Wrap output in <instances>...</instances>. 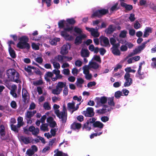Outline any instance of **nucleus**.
I'll list each match as a JSON object with an SVG mask.
<instances>
[{
    "instance_id": "nucleus-1",
    "label": "nucleus",
    "mask_w": 156,
    "mask_h": 156,
    "mask_svg": "<svg viewBox=\"0 0 156 156\" xmlns=\"http://www.w3.org/2000/svg\"><path fill=\"white\" fill-rule=\"evenodd\" d=\"M66 22L69 24H73L76 23V21L73 18H72L67 19L66 21L65 20H60L58 23L59 27L60 28H63L64 29L63 30L60 32L61 36L66 40H72L74 39V37L70 35L68 32L71 33L73 28L72 26H68Z\"/></svg>"
},
{
    "instance_id": "nucleus-2",
    "label": "nucleus",
    "mask_w": 156,
    "mask_h": 156,
    "mask_svg": "<svg viewBox=\"0 0 156 156\" xmlns=\"http://www.w3.org/2000/svg\"><path fill=\"white\" fill-rule=\"evenodd\" d=\"M6 75L8 79L10 81L17 83H18L20 81L19 73L14 69H10L7 70Z\"/></svg>"
},
{
    "instance_id": "nucleus-3",
    "label": "nucleus",
    "mask_w": 156,
    "mask_h": 156,
    "mask_svg": "<svg viewBox=\"0 0 156 156\" xmlns=\"http://www.w3.org/2000/svg\"><path fill=\"white\" fill-rule=\"evenodd\" d=\"M108 105H104L102 109L97 111V112L99 114H102L111 111L115 105L114 101V98H109L108 99Z\"/></svg>"
},
{
    "instance_id": "nucleus-4",
    "label": "nucleus",
    "mask_w": 156,
    "mask_h": 156,
    "mask_svg": "<svg viewBox=\"0 0 156 156\" xmlns=\"http://www.w3.org/2000/svg\"><path fill=\"white\" fill-rule=\"evenodd\" d=\"M20 41L17 43V46L20 49H29L30 47L29 44L27 43L28 38L26 36H23L19 39Z\"/></svg>"
},
{
    "instance_id": "nucleus-5",
    "label": "nucleus",
    "mask_w": 156,
    "mask_h": 156,
    "mask_svg": "<svg viewBox=\"0 0 156 156\" xmlns=\"http://www.w3.org/2000/svg\"><path fill=\"white\" fill-rule=\"evenodd\" d=\"M55 113L62 123H65L67 120V113L65 105L63 106L62 112H60L59 110L55 111Z\"/></svg>"
},
{
    "instance_id": "nucleus-6",
    "label": "nucleus",
    "mask_w": 156,
    "mask_h": 156,
    "mask_svg": "<svg viewBox=\"0 0 156 156\" xmlns=\"http://www.w3.org/2000/svg\"><path fill=\"white\" fill-rule=\"evenodd\" d=\"M107 98L105 96L96 97L95 99V101L96 103L95 106L96 108H99L104 106V105L107 102Z\"/></svg>"
},
{
    "instance_id": "nucleus-7",
    "label": "nucleus",
    "mask_w": 156,
    "mask_h": 156,
    "mask_svg": "<svg viewBox=\"0 0 156 156\" xmlns=\"http://www.w3.org/2000/svg\"><path fill=\"white\" fill-rule=\"evenodd\" d=\"M76 101H73L71 102L68 103L67 104L68 109L72 110V113L73 112L77 110L79 108V105L80 104L81 102H79L76 104Z\"/></svg>"
},
{
    "instance_id": "nucleus-8",
    "label": "nucleus",
    "mask_w": 156,
    "mask_h": 156,
    "mask_svg": "<svg viewBox=\"0 0 156 156\" xmlns=\"http://www.w3.org/2000/svg\"><path fill=\"white\" fill-rule=\"evenodd\" d=\"M120 43L123 44L120 47V50L122 51H125L127 50V46L129 48H131L133 46V44L131 43L125 41L124 42L123 41L120 42Z\"/></svg>"
},
{
    "instance_id": "nucleus-9",
    "label": "nucleus",
    "mask_w": 156,
    "mask_h": 156,
    "mask_svg": "<svg viewBox=\"0 0 156 156\" xmlns=\"http://www.w3.org/2000/svg\"><path fill=\"white\" fill-rule=\"evenodd\" d=\"M24 131L26 134L28 133V131L32 132V134L34 135L38 134L39 132V129L38 128H35L33 126H30L28 130L27 128L25 127L23 128Z\"/></svg>"
},
{
    "instance_id": "nucleus-10",
    "label": "nucleus",
    "mask_w": 156,
    "mask_h": 156,
    "mask_svg": "<svg viewBox=\"0 0 156 156\" xmlns=\"http://www.w3.org/2000/svg\"><path fill=\"white\" fill-rule=\"evenodd\" d=\"M90 68L89 65H85L82 68L83 73L85 75V78L88 80H90L92 77L91 75L89 73V69Z\"/></svg>"
},
{
    "instance_id": "nucleus-11",
    "label": "nucleus",
    "mask_w": 156,
    "mask_h": 156,
    "mask_svg": "<svg viewBox=\"0 0 156 156\" xmlns=\"http://www.w3.org/2000/svg\"><path fill=\"white\" fill-rule=\"evenodd\" d=\"M70 46L68 44H66L62 46L61 49L60 54L62 55L67 54L70 49Z\"/></svg>"
},
{
    "instance_id": "nucleus-12",
    "label": "nucleus",
    "mask_w": 156,
    "mask_h": 156,
    "mask_svg": "<svg viewBox=\"0 0 156 156\" xmlns=\"http://www.w3.org/2000/svg\"><path fill=\"white\" fill-rule=\"evenodd\" d=\"M124 79L126 80L124 85L125 87H128L132 83V79L130 78L129 73H126L124 76Z\"/></svg>"
},
{
    "instance_id": "nucleus-13",
    "label": "nucleus",
    "mask_w": 156,
    "mask_h": 156,
    "mask_svg": "<svg viewBox=\"0 0 156 156\" xmlns=\"http://www.w3.org/2000/svg\"><path fill=\"white\" fill-rule=\"evenodd\" d=\"M100 43L101 45L109 47L110 44L108 39L106 37L102 36L100 37Z\"/></svg>"
},
{
    "instance_id": "nucleus-14",
    "label": "nucleus",
    "mask_w": 156,
    "mask_h": 156,
    "mask_svg": "<svg viewBox=\"0 0 156 156\" xmlns=\"http://www.w3.org/2000/svg\"><path fill=\"white\" fill-rule=\"evenodd\" d=\"M108 12V10L102 9L98 10L94 12L92 15V16L94 17L95 16L100 17L101 16L104 15Z\"/></svg>"
},
{
    "instance_id": "nucleus-15",
    "label": "nucleus",
    "mask_w": 156,
    "mask_h": 156,
    "mask_svg": "<svg viewBox=\"0 0 156 156\" xmlns=\"http://www.w3.org/2000/svg\"><path fill=\"white\" fill-rule=\"evenodd\" d=\"M93 125L95 127L94 131L95 132H101L104 126V124L100 122L96 121L95 122Z\"/></svg>"
},
{
    "instance_id": "nucleus-16",
    "label": "nucleus",
    "mask_w": 156,
    "mask_h": 156,
    "mask_svg": "<svg viewBox=\"0 0 156 156\" xmlns=\"http://www.w3.org/2000/svg\"><path fill=\"white\" fill-rule=\"evenodd\" d=\"M83 114L85 116L91 117L94 115V109L91 107H88L87 108L86 111H83Z\"/></svg>"
},
{
    "instance_id": "nucleus-17",
    "label": "nucleus",
    "mask_w": 156,
    "mask_h": 156,
    "mask_svg": "<svg viewBox=\"0 0 156 156\" xmlns=\"http://www.w3.org/2000/svg\"><path fill=\"white\" fill-rule=\"evenodd\" d=\"M86 30L90 32L91 35L94 37H98L99 36V33L98 32L97 29L86 27Z\"/></svg>"
},
{
    "instance_id": "nucleus-18",
    "label": "nucleus",
    "mask_w": 156,
    "mask_h": 156,
    "mask_svg": "<svg viewBox=\"0 0 156 156\" xmlns=\"http://www.w3.org/2000/svg\"><path fill=\"white\" fill-rule=\"evenodd\" d=\"M20 139L26 144L33 142L34 140L31 137H25L23 136H20Z\"/></svg>"
},
{
    "instance_id": "nucleus-19",
    "label": "nucleus",
    "mask_w": 156,
    "mask_h": 156,
    "mask_svg": "<svg viewBox=\"0 0 156 156\" xmlns=\"http://www.w3.org/2000/svg\"><path fill=\"white\" fill-rule=\"evenodd\" d=\"M87 37V36L85 34H81L79 36H77L75 40V43L76 45L80 44L83 39H84Z\"/></svg>"
},
{
    "instance_id": "nucleus-20",
    "label": "nucleus",
    "mask_w": 156,
    "mask_h": 156,
    "mask_svg": "<svg viewBox=\"0 0 156 156\" xmlns=\"http://www.w3.org/2000/svg\"><path fill=\"white\" fill-rule=\"evenodd\" d=\"M144 48L145 47L142 44L141 45L138 46L135 49L133 52L131 54L130 56H132L134 55L140 53L141 51L143 50Z\"/></svg>"
},
{
    "instance_id": "nucleus-21",
    "label": "nucleus",
    "mask_w": 156,
    "mask_h": 156,
    "mask_svg": "<svg viewBox=\"0 0 156 156\" xmlns=\"http://www.w3.org/2000/svg\"><path fill=\"white\" fill-rule=\"evenodd\" d=\"M152 28L149 27H146L144 32L143 37H147L150 34L152 33Z\"/></svg>"
},
{
    "instance_id": "nucleus-22",
    "label": "nucleus",
    "mask_w": 156,
    "mask_h": 156,
    "mask_svg": "<svg viewBox=\"0 0 156 156\" xmlns=\"http://www.w3.org/2000/svg\"><path fill=\"white\" fill-rule=\"evenodd\" d=\"M144 62L143 61L140 62L139 64V68L138 70V73L139 75L138 77L140 79H143L145 77V76L144 75L143 73H141V70L142 68V65L143 64H144Z\"/></svg>"
},
{
    "instance_id": "nucleus-23",
    "label": "nucleus",
    "mask_w": 156,
    "mask_h": 156,
    "mask_svg": "<svg viewBox=\"0 0 156 156\" xmlns=\"http://www.w3.org/2000/svg\"><path fill=\"white\" fill-rule=\"evenodd\" d=\"M119 47L114 46L111 48L112 52L115 55H120V52L118 48Z\"/></svg>"
},
{
    "instance_id": "nucleus-24",
    "label": "nucleus",
    "mask_w": 156,
    "mask_h": 156,
    "mask_svg": "<svg viewBox=\"0 0 156 156\" xmlns=\"http://www.w3.org/2000/svg\"><path fill=\"white\" fill-rule=\"evenodd\" d=\"M124 0H119L120 4L122 6L125 8L127 10H130L133 8V6L131 5H127L123 2Z\"/></svg>"
},
{
    "instance_id": "nucleus-25",
    "label": "nucleus",
    "mask_w": 156,
    "mask_h": 156,
    "mask_svg": "<svg viewBox=\"0 0 156 156\" xmlns=\"http://www.w3.org/2000/svg\"><path fill=\"white\" fill-rule=\"evenodd\" d=\"M22 95L23 99L25 101L29 98L27 90L24 89H23L22 91Z\"/></svg>"
},
{
    "instance_id": "nucleus-26",
    "label": "nucleus",
    "mask_w": 156,
    "mask_h": 156,
    "mask_svg": "<svg viewBox=\"0 0 156 156\" xmlns=\"http://www.w3.org/2000/svg\"><path fill=\"white\" fill-rule=\"evenodd\" d=\"M81 56L83 57H88L89 55V52L87 49H82L81 51Z\"/></svg>"
},
{
    "instance_id": "nucleus-27",
    "label": "nucleus",
    "mask_w": 156,
    "mask_h": 156,
    "mask_svg": "<svg viewBox=\"0 0 156 156\" xmlns=\"http://www.w3.org/2000/svg\"><path fill=\"white\" fill-rule=\"evenodd\" d=\"M89 66L90 68L97 69L98 68L99 65L96 62L91 60L89 62Z\"/></svg>"
},
{
    "instance_id": "nucleus-28",
    "label": "nucleus",
    "mask_w": 156,
    "mask_h": 156,
    "mask_svg": "<svg viewBox=\"0 0 156 156\" xmlns=\"http://www.w3.org/2000/svg\"><path fill=\"white\" fill-rule=\"evenodd\" d=\"M115 29V27L114 26L111 25L106 30L105 32L107 34H110L113 32Z\"/></svg>"
},
{
    "instance_id": "nucleus-29",
    "label": "nucleus",
    "mask_w": 156,
    "mask_h": 156,
    "mask_svg": "<svg viewBox=\"0 0 156 156\" xmlns=\"http://www.w3.org/2000/svg\"><path fill=\"white\" fill-rule=\"evenodd\" d=\"M56 61L55 59H52L50 61L51 63L53 64L54 67L56 69H58L60 68V64Z\"/></svg>"
},
{
    "instance_id": "nucleus-30",
    "label": "nucleus",
    "mask_w": 156,
    "mask_h": 156,
    "mask_svg": "<svg viewBox=\"0 0 156 156\" xmlns=\"http://www.w3.org/2000/svg\"><path fill=\"white\" fill-rule=\"evenodd\" d=\"M81 127V124L77 122L73 123L71 126V128L75 130L79 129Z\"/></svg>"
},
{
    "instance_id": "nucleus-31",
    "label": "nucleus",
    "mask_w": 156,
    "mask_h": 156,
    "mask_svg": "<svg viewBox=\"0 0 156 156\" xmlns=\"http://www.w3.org/2000/svg\"><path fill=\"white\" fill-rule=\"evenodd\" d=\"M36 111H33L32 112L31 111H28L26 113L25 115L26 118L27 119H30L36 113Z\"/></svg>"
},
{
    "instance_id": "nucleus-32",
    "label": "nucleus",
    "mask_w": 156,
    "mask_h": 156,
    "mask_svg": "<svg viewBox=\"0 0 156 156\" xmlns=\"http://www.w3.org/2000/svg\"><path fill=\"white\" fill-rule=\"evenodd\" d=\"M55 154L54 156H68L67 154L62 153V151L55 150L54 151Z\"/></svg>"
},
{
    "instance_id": "nucleus-33",
    "label": "nucleus",
    "mask_w": 156,
    "mask_h": 156,
    "mask_svg": "<svg viewBox=\"0 0 156 156\" xmlns=\"http://www.w3.org/2000/svg\"><path fill=\"white\" fill-rule=\"evenodd\" d=\"M64 56H62L61 55H58L56 56L54 59H55L56 61H58L59 62L62 63L64 62Z\"/></svg>"
},
{
    "instance_id": "nucleus-34",
    "label": "nucleus",
    "mask_w": 156,
    "mask_h": 156,
    "mask_svg": "<svg viewBox=\"0 0 156 156\" xmlns=\"http://www.w3.org/2000/svg\"><path fill=\"white\" fill-rule=\"evenodd\" d=\"M59 38H55L51 39L50 40L49 42L52 45H57V43L60 41Z\"/></svg>"
},
{
    "instance_id": "nucleus-35",
    "label": "nucleus",
    "mask_w": 156,
    "mask_h": 156,
    "mask_svg": "<svg viewBox=\"0 0 156 156\" xmlns=\"http://www.w3.org/2000/svg\"><path fill=\"white\" fill-rule=\"evenodd\" d=\"M48 125L46 123L42 124L40 126L41 130L43 131H48L49 128L48 127Z\"/></svg>"
},
{
    "instance_id": "nucleus-36",
    "label": "nucleus",
    "mask_w": 156,
    "mask_h": 156,
    "mask_svg": "<svg viewBox=\"0 0 156 156\" xmlns=\"http://www.w3.org/2000/svg\"><path fill=\"white\" fill-rule=\"evenodd\" d=\"M9 51L11 56L14 58L16 57V54L14 50L11 47H10L9 48Z\"/></svg>"
},
{
    "instance_id": "nucleus-37",
    "label": "nucleus",
    "mask_w": 156,
    "mask_h": 156,
    "mask_svg": "<svg viewBox=\"0 0 156 156\" xmlns=\"http://www.w3.org/2000/svg\"><path fill=\"white\" fill-rule=\"evenodd\" d=\"M122 92L120 91H117L115 93L114 96L116 98H119L121 96H123Z\"/></svg>"
},
{
    "instance_id": "nucleus-38",
    "label": "nucleus",
    "mask_w": 156,
    "mask_h": 156,
    "mask_svg": "<svg viewBox=\"0 0 156 156\" xmlns=\"http://www.w3.org/2000/svg\"><path fill=\"white\" fill-rule=\"evenodd\" d=\"M62 90V89H59L56 87V88L52 90V93L55 94H58Z\"/></svg>"
},
{
    "instance_id": "nucleus-39",
    "label": "nucleus",
    "mask_w": 156,
    "mask_h": 156,
    "mask_svg": "<svg viewBox=\"0 0 156 156\" xmlns=\"http://www.w3.org/2000/svg\"><path fill=\"white\" fill-rule=\"evenodd\" d=\"M74 31L77 34H79V35L81 34H83L82 33V30L77 27H74Z\"/></svg>"
},
{
    "instance_id": "nucleus-40",
    "label": "nucleus",
    "mask_w": 156,
    "mask_h": 156,
    "mask_svg": "<svg viewBox=\"0 0 156 156\" xmlns=\"http://www.w3.org/2000/svg\"><path fill=\"white\" fill-rule=\"evenodd\" d=\"M40 45V44L39 43H32L31 46L32 48L33 49L35 50H37L39 49Z\"/></svg>"
},
{
    "instance_id": "nucleus-41",
    "label": "nucleus",
    "mask_w": 156,
    "mask_h": 156,
    "mask_svg": "<svg viewBox=\"0 0 156 156\" xmlns=\"http://www.w3.org/2000/svg\"><path fill=\"white\" fill-rule=\"evenodd\" d=\"M91 60L93 61H94V60H95L100 63H101V58L99 55H94Z\"/></svg>"
},
{
    "instance_id": "nucleus-42",
    "label": "nucleus",
    "mask_w": 156,
    "mask_h": 156,
    "mask_svg": "<svg viewBox=\"0 0 156 156\" xmlns=\"http://www.w3.org/2000/svg\"><path fill=\"white\" fill-rule=\"evenodd\" d=\"M91 123L89 122L85 123L84 125V128L87 130H90L91 129Z\"/></svg>"
},
{
    "instance_id": "nucleus-43",
    "label": "nucleus",
    "mask_w": 156,
    "mask_h": 156,
    "mask_svg": "<svg viewBox=\"0 0 156 156\" xmlns=\"http://www.w3.org/2000/svg\"><path fill=\"white\" fill-rule=\"evenodd\" d=\"M110 42L111 44L113 45V46H119V44H116L115 43L116 41L113 38H110Z\"/></svg>"
},
{
    "instance_id": "nucleus-44",
    "label": "nucleus",
    "mask_w": 156,
    "mask_h": 156,
    "mask_svg": "<svg viewBox=\"0 0 156 156\" xmlns=\"http://www.w3.org/2000/svg\"><path fill=\"white\" fill-rule=\"evenodd\" d=\"M127 32L126 30H123L121 31L119 37L121 38H124L126 37Z\"/></svg>"
},
{
    "instance_id": "nucleus-45",
    "label": "nucleus",
    "mask_w": 156,
    "mask_h": 156,
    "mask_svg": "<svg viewBox=\"0 0 156 156\" xmlns=\"http://www.w3.org/2000/svg\"><path fill=\"white\" fill-rule=\"evenodd\" d=\"M56 86L59 89H62L63 87H64L65 88L66 87V83L62 82H59L58 83Z\"/></svg>"
},
{
    "instance_id": "nucleus-46",
    "label": "nucleus",
    "mask_w": 156,
    "mask_h": 156,
    "mask_svg": "<svg viewBox=\"0 0 156 156\" xmlns=\"http://www.w3.org/2000/svg\"><path fill=\"white\" fill-rule=\"evenodd\" d=\"M84 81L82 78H79L77 80L76 84L77 86L80 87L82 86V84L83 83Z\"/></svg>"
},
{
    "instance_id": "nucleus-47",
    "label": "nucleus",
    "mask_w": 156,
    "mask_h": 156,
    "mask_svg": "<svg viewBox=\"0 0 156 156\" xmlns=\"http://www.w3.org/2000/svg\"><path fill=\"white\" fill-rule=\"evenodd\" d=\"M43 107L45 110H49L51 109L50 105L48 102H45L44 103Z\"/></svg>"
},
{
    "instance_id": "nucleus-48",
    "label": "nucleus",
    "mask_w": 156,
    "mask_h": 156,
    "mask_svg": "<svg viewBox=\"0 0 156 156\" xmlns=\"http://www.w3.org/2000/svg\"><path fill=\"white\" fill-rule=\"evenodd\" d=\"M152 62L151 64V67L156 69V58H152Z\"/></svg>"
},
{
    "instance_id": "nucleus-49",
    "label": "nucleus",
    "mask_w": 156,
    "mask_h": 156,
    "mask_svg": "<svg viewBox=\"0 0 156 156\" xmlns=\"http://www.w3.org/2000/svg\"><path fill=\"white\" fill-rule=\"evenodd\" d=\"M35 68L33 66H28L25 68V70L28 73L31 72V69H34Z\"/></svg>"
},
{
    "instance_id": "nucleus-50",
    "label": "nucleus",
    "mask_w": 156,
    "mask_h": 156,
    "mask_svg": "<svg viewBox=\"0 0 156 156\" xmlns=\"http://www.w3.org/2000/svg\"><path fill=\"white\" fill-rule=\"evenodd\" d=\"M4 127L3 125L0 126V134L3 136L5 135Z\"/></svg>"
},
{
    "instance_id": "nucleus-51",
    "label": "nucleus",
    "mask_w": 156,
    "mask_h": 156,
    "mask_svg": "<svg viewBox=\"0 0 156 156\" xmlns=\"http://www.w3.org/2000/svg\"><path fill=\"white\" fill-rule=\"evenodd\" d=\"M98 132H96V133H93L91 134L90 136V138L92 139L95 136H99L101 135L102 132V131H101Z\"/></svg>"
},
{
    "instance_id": "nucleus-52",
    "label": "nucleus",
    "mask_w": 156,
    "mask_h": 156,
    "mask_svg": "<svg viewBox=\"0 0 156 156\" xmlns=\"http://www.w3.org/2000/svg\"><path fill=\"white\" fill-rule=\"evenodd\" d=\"M125 71L126 73H134L136 72V70L132 69L130 67H127L125 69Z\"/></svg>"
},
{
    "instance_id": "nucleus-53",
    "label": "nucleus",
    "mask_w": 156,
    "mask_h": 156,
    "mask_svg": "<svg viewBox=\"0 0 156 156\" xmlns=\"http://www.w3.org/2000/svg\"><path fill=\"white\" fill-rule=\"evenodd\" d=\"M11 129L15 132H17L18 131V129L19 127H18L17 126H16L13 124H12L11 125Z\"/></svg>"
},
{
    "instance_id": "nucleus-54",
    "label": "nucleus",
    "mask_w": 156,
    "mask_h": 156,
    "mask_svg": "<svg viewBox=\"0 0 156 156\" xmlns=\"http://www.w3.org/2000/svg\"><path fill=\"white\" fill-rule=\"evenodd\" d=\"M141 27V25L140 23L138 21H136L134 25V28L136 29H137Z\"/></svg>"
},
{
    "instance_id": "nucleus-55",
    "label": "nucleus",
    "mask_w": 156,
    "mask_h": 156,
    "mask_svg": "<svg viewBox=\"0 0 156 156\" xmlns=\"http://www.w3.org/2000/svg\"><path fill=\"white\" fill-rule=\"evenodd\" d=\"M43 83V81L41 79L37 80L36 81H34L33 82V84L35 85H38L42 84Z\"/></svg>"
},
{
    "instance_id": "nucleus-56",
    "label": "nucleus",
    "mask_w": 156,
    "mask_h": 156,
    "mask_svg": "<svg viewBox=\"0 0 156 156\" xmlns=\"http://www.w3.org/2000/svg\"><path fill=\"white\" fill-rule=\"evenodd\" d=\"M53 76V74L51 72H48L45 75V79L48 80V77H52Z\"/></svg>"
},
{
    "instance_id": "nucleus-57",
    "label": "nucleus",
    "mask_w": 156,
    "mask_h": 156,
    "mask_svg": "<svg viewBox=\"0 0 156 156\" xmlns=\"http://www.w3.org/2000/svg\"><path fill=\"white\" fill-rule=\"evenodd\" d=\"M34 154V153L31 149H28L26 152V154L29 156H32Z\"/></svg>"
},
{
    "instance_id": "nucleus-58",
    "label": "nucleus",
    "mask_w": 156,
    "mask_h": 156,
    "mask_svg": "<svg viewBox=\"0 0 156 156\" xmlns=\"http://www.w3.org/2000/svg\"><path fill=\"white\" fill-rule=\"evenodd\" d=\"M45 2L47 4V6L49 7L50 6L51 3V0H42L43 5L44 2Z\"/></svg>"
},
{
    "instance_id": "nucleus-59",
    "label": "nucleus",
    "mask_w": 156,
    "mask_h": 156,
    "mask_svg": "<svg viewBox=\"0 0 156 156\" xmlns=\"http://www.w3.org/2000/svg\"><path fill=\"white\" fill-rule=\"evenodd\" d=\"M129 19L131 22L134 21L136 19L135 17V15L133 13L130 14L129 17Z\"/></svg>"
},
{
    "instance_id": "nucleus-60",
    "label": "nucleus",
    "mask_w": 156,
    "mask_h": 156,
    "mask_svg": "<svg viewBox=\"0 0 156 156\" xmlns=\"http://www.w3.org/2000/svg\"><path fill=\"white\" fill-rule=\"evenodd\" d=\"M82 64V62L81 61L79 60H76L75 63V66L78 67L81 66Z\"/></svg>"
},
{
    "instance_id": "nucleus-61",
    "label": "nucleus",
    "mask_w": 156,
    "mask_h": 156,
    "mask_svg": "<svg viewBox=\"0 0 156 156\" xmlns=\"http://www.w3.org/2000/svg\"><path fill=\"white\" fill-rule=\"evenodd\" d=\"M50 149V147L49 146H46L42 150V152L44 153H48Z\"/></svg>"
},
{
    "instance_id": "nucleus-62",
    "label": "nucleus",
    "mask_w": 156,
    "mask_h": 156,
    "mask_svg": "<svg viewBox=\"0 0 156 156\" xmlns=\"http://www.w3.org/2000/svg\"><path fill=\"white\" fill-rule=\"evenodd\" d=\"M62 73L65 75H68L70 73L69 69H64L62 71Z\"/></svg>"
},
{
    "instance_id": "nucleus-63",
    "label": "nucleus",
    "mask_w": 156,
    "mask_h": 156,
    "mask_svg": "<svg viewBox=\"0 0 156 156\" xmlns=\"http://www.w3.org/2000/svg\"><path fill=\"white\" fill-rule=\"evenodd\" d=\"M49 113V112L45 114L41 118V122L42 123H44V121L46 119L47 117V115H48V114Z\"/></svg>"
},
{
    "instance_id": "nucleus-64",
    "label": "nucleus",
    "mask_w": 156,
    "mask_h": 156,
    "mask_svg": "<svg viewBox=\"0 0 156 156\" xmlns=\"http://www.w3.org/2000/svg\"><path fill=\"white\" fill-rule=\"evenodd\" d=\"M109 118L107 116H103L101 118V120L103 122H106L109 120Z\"/></svg>"
}]
</instances>
